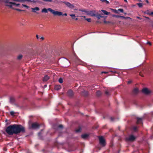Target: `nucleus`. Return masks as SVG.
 Returning <instances> with one entry per match:
<instances>
[{"label":"nucleus","mask_w":153,"mask_h":153,"mask_svg":"<svg viewBox=\"0 0 153 153\" xmlns=\"http://www.w3.org/2000/svg\"><path fill=\"white\" fill-rule=\"evenodd\" d=\"M143 17H144L145 18H146L147 19H149V18L148 17L145 16H143Z\"/></svg>","instance_id":"46"},{"label":"nucleus","mask_w":153,"mask_h":153,"mask_svg":"<svg viewBox=\"0 0 153 153\" xmlns=\"http://www.w3.org/2000/svg\"><path fill=\"white\" fill-rule=\"evenodd\" d=\"M146 2L147 3H149V1H148V0H146Z\"/></svg>","instance_id":"57"},{"label":"nucleus","mask_w":153,"mask_h":153,"mask_svg":"<svg viewBox=\"0 0 153 153\" xmlns=\"http://www.w3.org/2000/svg\"><path fill=\"white\" fill-rule=\"evenodd\" d=\"M137 18L139 19H140V20H141L142 19V18H140V17L138 16H137Z\"/></svg>","instance_id":"48"},{"label":"nucleus","mask_w":153,"mask_h":153,"mask_svg":"<svg viewBox=\"0 0 153 153\" xmlns=\"http://www.w3.org/2000/svg\"><path fill=\"white\" fill-rule=\"evenodd\" d=\"M89 134H82L81 135V137L84 139H87L89 137Z\"/></svg>","instance_id":"11"},{"label":"nucleus","mask_w":153,"mask_h":153,"mask_svg":"<svg viewBox=\"0 0 153 153\" xmlns=\"http://www.w3.org/2000/svg\"><path fill=\"white\" fill-rule=\"evenodd\" d=\"M111 9L112 10H113V9Z\"/></svg>","instance_id":"63"},{"label":"nucleus","mask_w":153,"mask_h":153,"mask_svg":"<svg viewBox=\"0 0 153 153\" xmlns=\"http://www.w3.org/2000/svg\"><path fill=\"white\" fill-rule=\"evenodd\" d=\"M152 114H153V111L152 112Z\"/></svg>","instance_id":"60"},{"label":"nucleus","mask_w":153,"mask_h":153,"mask_svg":"<svg viewBox=\"0 0 153 153\" xmlns=\"http://www.w3.org/2000/svg\"><path fill=\"white\" fill-rule=\"evenodd\" d=\"M137 121L136 123L137 124H142V118H137Z\"/></svg>","instance_id":"10"},{"label":"nucleus","mask_w":153,"mask_h":153,"mask_svg":"<svg viewBox=\"0 0 153 153\" xmlns=\"http://www.w3.org/2000/svg\"><path fill=\"white\" fill-rule=\"evenodd\" d=\"M37 2L36 0H31V2H33L34 3H36Z\"/></svg>","instance_id":"36"},{"label":"nucleus","mask_w":153,"mask_h":153,"mask_svg":"<svg viewBox=\"0 0 153 153\" xmlns=\"http://www.w3.org/2000/svg\"><path fill=\"white\" fill-rule=\"evenodd\" d=\"M25 1L31 2V0H25Z\"/></svg>","instance_id":"45"},{"label":"nucleus","mask_w":153,"mask_h":153,"mask_svg":"<svg viewBox=\"0 0 153 153\" xmlns=\"http://www.w3.org/2000/svg\"><path fill=\"white\" fill-rule=\"evenodd\" d=\"M100 144L102 146H105L106 144L105 140L104 139L102 136L99 137Z\"/></svg>","instance_id":"4"},{"label":"nucleus","mask_w":153,"mask_h":153,"mask_svg":"<svg viewBox=\"0 0 153 153\" xmlns=\"http://www.w3.org/2000/svg\"><path fill=\"white\" fill-rule=\"evenodd\" d=\"M131 82V81H128V84H130Z\"/></svg>","instance_id":"52"},{"label":"nucleus","mask_w":153,"mask_h":153,"mask_svg":"<svg viewBox=\"0 0 153 153\" xmlns=\"http://www.w3.org/2000/svg\"><path fill=\"white\" fill-rule=\"evenodd\" d=\"M118 10L122 13L123 12V9H118Z\"/></svg>","instance_id":"33"},{"label":"nucleus","mask_w":153,"mask_h":153,"mask_svg":"<svg viewBox=\"0 0 153 153\" xmlns=\"http://www.w3.org/2000/svg\"><path fill=\"white\" fill-rule=\"evenodd\" d=\"M101 92L99 91H97L96 92L97 95L98 96H100L101 95Z\"/></svg>","instance_id":"22"},{"label":"nucleus","mask_w":153,"mask_h":153,"mask_svg":"<svg viewBox=\"0 0 153 153\" xmlns=\"http://www.w3.org/2000/svg\"><path fill=\"white\" fill-rule=\"evenodd\" d=\"M103 118L104 119H105V117L104 116L103 117Z\"/></svg>","instance_id":"59"},{"label":"nucleus","mask_w":153,"mask_h":153,"mask_svg":"<svg viewBox=\"0 0 153 153\" xmlns=\"http://www.w3.org/2000/svg\"><path fill=\"white\" fill-rule=\"evenodd\" d=\"M138 92V89L137 88H135L133 90V93L134 94H136Z\"/></svg>","instance_id":"20"},{"label":"nucleus","mask_w":153,"mask_h":153,"mask_svg":"<svg viewBox=\"0 0 153 153\" xmlns=\"http://www.w3.org/2000/svg\"><path fill=\"white\" fill-rule=\"evenodd\" d=\"M85 20H86L88 22H91V19L90 18L86 19Z\"/></svg>","instance_id":"32"},{"label":"nucleus","mask_w":153,"mask_h":153,"mask_svg":"<svg viewBox=\"0 0 153 153\" xmlns=\"http://www.w3.org/2000/svg\"><path fill=\"white\" fill-rule=\"evenodd\" d=\"M153 15V12L150 13V15Z\"/></svg>","instance_id":"55"},{"label":"nucleus","mask_w":153,"mask_h":153,"mask_svg":"<svg viewBox=\"0 0 153 153\" xmlns=\"http://www.w3.org/2000/svg\"><path fill=\"white\" fill-rule=\"evenodd\" d=\"M102 2L105 3L106 4H108L109 2L107 0H100Z\"/></svg>","instance_id":"24"},{"label":"nucleus","mask_w":153,"mask_h":153,"mask_svg":"<svg viewBox=\"0 0 153 153\" xmlns=\"http://www.w3.org/2000/svg\"><path fill=\"white\" fill-rule=\"evenodd\" d=\"M61 88V86L59 85H56L55 86V89L57 90H58L60 89Z\"/></svg>","instance_id":"15"},{"label":"nucleus","mask_w":153,"mask_h":153,"mask_svg":"<svg viewBox=\"0 0 153 153\" xmlns=\"http://www.w3.org/2000/svg\"><path fill=\"white\" fill-rule=\"evenodd\" d=\"M58 128H63V126L62 125H59L58 126Z\"/></svg>","instance_id":"29"},{"label":"nucleus","mask_w":153,"mask_h":153,"mask_svg":"<svg viewBox=\"0 0 153 153\" xmlns=\"http://www.w3.org/2000/svg\"><path fill=\"white\" fill-rule=\"evenodd\" d=\"M139 74H140V76H143L142 75V74H141V73H140Z\"/></svg>","instance_id":"56"},{"label":"nucleus","mask_w":153,"mask_h":153,"mask_svg":"<svg viewBox=\"0 0 153 153\" xmlns=\"http://www.w3.org/2000/svg\"><path fill=\"white\" fill-rule=\"evenodd\" d=\"M105 94L107 95H109V92L107 91H105Z\"/></svg>","instance_id":"34"},{"label":"nucleus","mask_w":153,"mask_h":153,"mask_svg":"<svg viewBox=\"0 0 153 153\" xmlns=\"http://www.w3.org/2000/svg\"><path fill=\"white\" fill-rule=\"evenodd\" d=\"M49 79V77L47 75L45 76L43 79L44 81H46Z\"/></svg>","instance_id":"16"},{"label":"nucleus","mask_w":153,"mask_h":153,"mask_svg":"<svg viewBox=\"0 0 153 153\" xmlns=\"http://www.w3.org/2000/svg\"><path fill=\"white\" fill-rule=\"evenodd\" d=\"M22 6L23 7H26L27 9H28V8H29V6H27V5H25V4H23L22 5Z\"/></svg>","instance_id":"31"},{"label":"nucleus","mask_w":153,"mask_h":153,"mask_svg":"<svg viewBox=\"0 0 153 153\" xmlns=\"http://www.w3.org/2000/svg\"><path fill=\"white\" fill-rule=\"evenodd\" d=\"M22 58V54H20L17 57V59L18 60H20Z\"/></svg>","instance_id":"19"},{"label":"nucleus","mask_w":153,"mask_h":153,"mask_svg":"<svg viewBox=\"0 0 153 153\" xmlns=\"http://www.w3.org/2000/svg\"><path fill=\"white\" fill-rule=\"evenodd\" d=\"M41 134V132H39V133H38V135H39V136Z\"/></svg>","instance_id":"53"},{"label":"nucleus","mask_w":153,"mask_h":153,"mask_svg":"<svg viewBox=\"0 0 153 153\" xmlns=\"http://www.w3.org/2000/svg\"><path fill=\"white\" fill-rule=\"evenodd\" d=\"M101 11L105 15H108L110 13L104 10H102Z\"/></svg>","instance_id":"18"},{"label":"nucleus","mask_w":153,"mask_h":153,"mask_svg":"<svg viewBox=\"0 0 153 153\" xmlns=\"http://www.w3.org/2000/svg\"><path fill=\"white\" fill-rule=\"evenodd\" d=\"M5 131L9 135L18 134L21 132L23 133L25 132V127L21 125L16 124L10 125L7 127Z\"/></svg>","instance_id":"1"},{"label":"nucleus","mask_w":153,"mask_h":153,"mask_svg":"<svg viewBox=\"0 0 153 153\" xmlns=\"http://www.w3.org/2000/svg\"><path fill=\"white\" fill-rule=\"evenodd\" d=\"M50 8H48V9L46 8H43L42 10V13H48V9Z\"/></svg>","instance_id":"17"},{"label":"nucleus","mask_w":153,"mask_h":153,"mask_svg":"<svg viewBox=\"0 0 153 153\" xmlns=\"http://www.w3.org/2000/svg\"><path fill=\"white\" fill-rule=\"evenodd\" d=\"M124 0V1H126V2L127 1L126 0Z\"/></svg>","instance_id":"61"},{"label":"nucleus","mask_w":153,"mask_h":153,"mask_svg":"<svg viewBox=\"0 0 153 153\" xmlns=\"http://www.w3.org/2000/svg\"><path fill=\"white\" fill-rule=\"evenodd\" d=\"M68 95L70 97H72L74 94L73 91L71 90H69L68 92Z\"/></svg>","instance_id":"12"},{"label":"nucleus","mask_w":153,"mask_h":153,"mask_svg":"<svg viewBox=\"0 0 153 153\" xmlns=\"http://www.w3.org/2000/svg\"><path fill=\"white\" fill-rule=\"evenodd\" d=\"M138 6L140 7H142L143 6V4L141 3H138L137 4Z\"/></svg>","instance_id":"28"},{"label":"nucleus","mask_w":153,"mask_h":153,"mask_svg":"<svg viewBox=\"0 0 153 153\" xmlns=\"http://www.w3.org/2000/svg\"><path fill=\"white\" fill-rule=\"evenodd\" d=\"M120 18H125V17L123 16H120Z\"/></svg>","instance_id":"47"},{"label":"nucleus","mask_w":153,"mask_h":153,"mask_svg":"<svg viewBox=\"0 0 153 153\" xmlns=\"http://www.w3.org/2000/svg\"><path fill=\"white\" fill-rule=\"evenodd\" d=\"M77 19H77V18H76V19H75V20H77Z\"/></svg>","instance_id":"58"},{"label":"nucleus","mask_w":153,"mask_h":153,"mask_svg":"<svg viewBox=\"0 0 153 153\" xmlns=\"http://www.w3.org/2000/svg\"><path fill=\"white\" fill-rule=\"evenodd\" d=\"M15 101V99L14 98L11 97L10 99V102L11 103H14Z\"/></svg>","instance_id":"14"},{"label":"nucleus","mask_w":153,"mask_h":153,"mask_svg":"<svg viewBox=\"0 0 153 153\" xmlns=\"http://www.w3.org/2000/svg\"><path fill=\"white\" fill-rule=\"evenodd\" d=\"M83 94L85 96H86L88 94V92L85 91H83Z\"/></svg>","instance_id":"26"},{"label":"nucleus","mask_w":153,"mask_h":153,"mask_svg":"<svg viewBox=\"0 0 153 153\" xmlns=\"http://www.w3.org/2000/svg\"><path fill=\"white\" fill-rule=\"evenodd\" d=\"M138 127L137 126H134L133 127V129L134 132H136L137 131Z\"/></svg>","instance_id":"21"},{"label":"nucleus","mask_w":153,"mask_h":153,"mask_svg":"<svg viewBox=\"0 0 153 153\" xmlns=\"http://www.w3.org/2000/svg\"><path fill=\"white\" fill-rule=\"evenodd\" d=\"M36 37L37 38V39H39V36L37 35H36Z\"/></svg>","instance_id":"54"},{"label":"nucleus","mask_w":153,"mask_h":153,"mask_svg":"<svg viewBox=\"0 0 153 153\" xmlns=\"http://www.w3.org/2000/svg\"><path fill=\"white\" fill-rule=\"evenodd\" d=\"M110 119L111 121H114V119L115 121H116V119L115 118L114 119V117H110Z\"/></svg>","instance_id":"27"},{"label":"nucleus","mask_w":153,"mask_h":153,"mask_svg":"<svg viewBox=\"0 0 153 153\" xmlns=\"http://www.w3.org/2000/svg\"><path fill=\"white\" fill-rule=\"evenodd\" d=\"M98 127V126H97L95 127H93V129H97Z\"/></svg>","instance_id":"41"},{"label":"nucleus","mask_w":153,"mask_h":153,"mask_svg":"<svg viewBox=\"0 0 153 153\" xmlns=\"http://www.w3.org/2000/svg\"><path fill=\"white\" fill-rule=\"evenodd\" d=\"M152 26H153V25H152Z\"/></svg>","instance_id":"64"},{"label":"nucleus","mask_w":153,"mask_h":153,"mask_svg":"<svg viewBox=\"0 0 153 153\" xmlns=\"http://www.w3.org/2000/svg\"><path fill=\"white\" fill-rule=\"evenodd\" d=\"M40 125L36 123H34L31 124V127H30V128L36 129L39 128Z\"/></svg>","instance_id":"6"},{"label":"nucleus","mask_w":153,"mask_h":153,"mask_svg":"<svg viewBox=\"0 0 153 153\" xmlns=\"http://www.w3.org/2000/svg\"><path fill=\"white\" fill-rule=\"evenodd\" d=\"M63 16L64 15V16H67V14L66 13H64V14H62Z\"/></svg>","instance_id":"50"},{"label":"nucleus","mask_w":153,"mask_h":153,"mask_svg":"<svg viewBox=\"0 0 153 153\" xmlns=\"http://www.w3.org/2000/svg\"><path fill=\"white\" fill-rule=\"evenodd\" d=\"M40 39L42 40H43L44 39V38L43 37H41Z\"/></svg>","instance_id":"51"},{"label":"nucleus","mask_w":153,"mask_h":153,"mask_svg":"<svg viewBox=\"0 0 153 153\" xmlns=\"http://www.w3.org/2000/svg\"><path fill=\"white\" fill-rule=\"evenodd\" d=\"M96 17L98 19H100L101 18H104V16H102L100 15H97Z\"/></svg>","instance_id":"25"},{"label":"nucleus","mask_w":153,"mask_h":153,"mask_svg":"<svg viewBox=\"0 0 153 153\" xmlns=\"http://www.w3.org/2000/svg\"><path fill=\"white\" fill-rule=\"evenodd\" d=\"M104 22L105 23H109V22H107L105 21V20L104 21Z\"/></svg>","instance_id":"44"},{"label":"nucleus","mask_w":153,"mask_h":153,"mask_svg":"<svg viewBox=\"0 0 153 153\" xmlns=\"http://www.w3.org/2000/svg\"><path fill=\"white\" fill-rule=\"evenodd\" d=\"M4 1L5 3V6L13 9H14L15 7H18L20 5L19 4H16L11 1V0H4Z\"/></svg>","instance_id":"2"},{"label":"nucleus","mask_w":153,"mask_h":153,"mask_svg":"<svg viewBox=\"0 0 153 153\" xmlns=\"http://www.w3.org/2000/svg\"><path fill=\"white\" fill-rule=\"evenodd\" d=\"M31 9L32 10V11L34 13H36L37 11H38L40 10V8L38 7H36L35 8H31Z\"/></svg>","instance_id":"9"},{"label":"nucleus","mask_w":153,"mask_h":153,"mask_svg":"<svg viewBox=\"0 0 153 153\" xmlns=\"http://www.w3.org/2000/svg\"><path fill=\"white\" fill-rule=\"evenodd\" d=\"M25 1V0H19V2H23Z\"/></svg>","instance_id":"39"},{"label":"nucleus","mask_w":153,"mask_h":153,"mask_svg":"<svg viewBox=\"0 0 153 153\" xmlns=\"http://www.w3.org/2000/svg\"><path fill=\"white\" fill-rule=\"evenodd\" d=\"M147 43L148 44H149L150 45H152L151 43L150 42H148Z\"/></svg>","instance_id":"43"},{"label":"nucleus","mask_w":153,"mask_h":153,"mask_svg":"<svg viewBox=\"0 0 153 153\" xmlns=\"http://www.w3.org/2000/svg\"><path fill=\"white\" fill-rule=\"evenodd\" d=\"M146 13L147 14L149 15H150V13L149 11L147 10L146 12Z\"/></svg>","instance_id":"38"},{"label":"nucleus","mask_w":153,"mask_h":153,"mask_svg":"<svg viewBox=\"0 0 153 153\" xmlns=\"http://www.w3.org/2000/svg\"><path fill=\"white\" fill-rule=\"evenodd\" d=\"M10 113L11 115H13L14 114H19V113L15 112L14 111H11L10 112Z\"/></svg>","instance_id":"23"},{"label":"nucleus","mask_w":153,"mask_h":153,"mask_svg":"<svg viewBox=\"0 0 153 153\" xmlns=\"http://www.w3.org/2000/svg\"><path fill=\"white\" fill-rule=\"evenodd\" d=\"M79 11H82V12H85V10H83V9H82V10H81V9H79Z\"/></svg>","instance_id":"42"},{"label":"nucleus","mask_w":153,"mask_h":153,"mask_svg":"<svg viewBox=\"0 0 153 153\" xmlns=\"http://www.w3.org/2000/svg\"><path fill=\"white\" fill-rule=\"evenodd\" d=\"M12 1L19 2V0H11V1Z\"/></svg>","instance_id":"49"},{"label":"nucleus","mask_w":153,"mask_h":153,"mask_svg":"<svg viewBox=\"0 0 153 153\" xmlns=\"http://www.w3.org/2000/svg\"><path fill=\"white\" fill-rule=\"evenodd\" d=\"M63 3L68 7L69 8L72 9H73L74 6L72 4H71L70 3L67 2H63Z\"/></svg>","instance_id":"8"},{"label":"nucleus","mask_w":153,"mask_h":153,"mask_svg":"<svg viewBox=\"0 0 153 153\" xmlns=\"http://www.w3.org/2000/svg\"><path fill=\"white\" fill-rule=\"evenodd\" d=\"M15 9L18 11H24V10H20V9Z\"/></svg>","instance_id":"37"},{"label":"nucleus","mask_w":153,"mask_h":153,"mask_svg":"<svg viewBox=\"0 0 153 153\" xmlns=\"http://www.w3.org/2000/svg\"><path fill=\"white\" fill-rule=\"evenodd\" d=\"M75 14H71L70 15V16H71L72 17H75Z\"/></svg>","instance_id":"40"},{"label":"nucleus","mask_w":153,"mask_h":153,"mask_svg":"<svg viewBox=\"0 0 153 153\" xmlns=\"http://www.w3.org/2000/svg\"><path fill=\"white\" fill-rule=\"evenodd\" d=\"M48 11H50L54 16H60L62 15V13L58 11H56L51 8L48 9Z\"/></svg>","instance_id":"3"},{"label":"nucleus","mask_w":153,"mask_h":153,"mask_svg":"<svg viewBox=\"0 0 153 153\" xmlns=\"http://www.w3.org/2000/svg\"><path fill=\"white\" fill-rule=\"evenodd\" d=\"M136 139V137L133 135H130L128 137H126V140L127 142H132L134 141Z\"/></svg>","instance_id":"5"},{"label":"nucleus","mask_w":153,"mask_h":153,"mask_svg":"<svg viewBox=\"0 0 153 153\" xmlns=\"http://www.w3.org/2000/svg\"><path fill=\"white\" fill-rule=\"evenodd\" d=\"M142 92L145 94L149 95L152 92L151 91L147 88H143L142 90Z\"/></svg>","instance_id":"7"},{"label":"nucleus","mask_w":153,"mask_h":153,"mask_svg":"<svg viewBox=\"0 0 153 153\" xmlns=\"http://www.w3.org/2000/svg\"><path fill=\"white\" fill-rule=\"evenodd\" d=\"M113 17H116L117 18H120V16H119V15H113Z\"/></svg>","instance_id":"35"},{"label":"nucleus","mask_w":153,"mask_h":153,"mask_svg":"<svg viewBox=\"0 0 153 153\" xmlns=\"http://www.w3.org/2000/svg\"><path fill=\"white\" fill-rule=\"evenodd\" d=\"M82 129V126H79L77 129L76 130V132H79L81 131Z\"/></svg>","instance_id":"13"},{"label":"nucleus","mask_w":153,"mask_h":153,"mask_svg":"<svg viewBox=\"0 0 153 153\" xmlns=\"http://www.w3.org/2000/svg\"><path fill=\"white\" fill-rule=\"evenodd\" d=\"M83 17H84V18H85V17L84 16H83Z\"/></svg>","instance_id":"62"},{"label":"nucleus","mask_w":153,"mask_h":153,"mask_svg":"<svg viewBox=\"0 0 153 153\" xmlns=\"http://www.w3.org/2000/svg\"><path fill=\"white\" fill-rule=\"evenodd\" d=\"M59 83H62L63 82V79L62 78H60L59 79Z\"/></svg>","instance_id":"30"}]
</instances>
